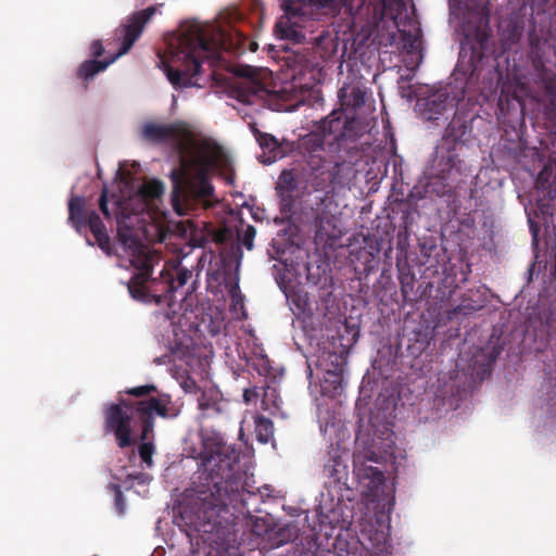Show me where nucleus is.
<instances>
[{"instance_id": "f257e3e1", "label": "nucleus", "mask_w": 556, "mask_h": 556, "mask_svg": "<svg viewBox=\"0 0 556 556\" xmlns=\"http://www.w3.org/2000/svg\"><path fill=\"white\" fill-rule=\"evenodd\" d=\"M142 136L151 142L170 144L178 154L179 166L170 174L174 184L172 205L177 215H186L192 200L205 206L211 204L213 188L210 179L214 173L232 181L231 160L226 151L187 123H147Z\"/></svg>"}, {"instance_id": "f03ea898", "label": "nucleus", "mask_w": 556, "mask_h": 556, "mask_svg": "<svg viewBox=\"0 0 556 556\" xmlns=\"http://www.w3.org/2000/svg\"><path fill=\"white\" fill-rule=\"evenodd\" d=\"M119 194L113 193L111 201L115 206L117 238L124 256L138 270L129 292L136 299H143L135 288L151 275L157 255L152 253L144 241L154 240L162 227L165 213L161 208L163 185L155 179L135 184L124 172H119L117 181Z\"/></svg>"}, {"instance_id": "7ed1b4c3", "label": "nucleus", "mask_w": 556, "mask_h": 556, "mask_svg": "<svg viewBox=\"0 0 556 556\" xmlns=\"http://www.w3.org/2000/svg\"><path fill=\"white\" fill-rule=\"evenodd\" d=\"M167 50L160 55V66L174 88L201 87V63L216 61L226 48V35L213 24L190 21L166 37Z\"/></svg>"}, {"instance_id": "20e7f679", "label": "nucleus", "mask_w": 556, "mask_h": 556, "mask_svg": "<svg viewBox=\"0 0 556 556\" xmlns=\"http://www.w3.org/2000/svg\"><path fill=\"white\" fill-rule=\"evenodd\" d=\"M382 15L395 22L404 17L406 0H381ZM285 14L276 22L275 36L280 40L301 42L304 39L303 28L307 21L325 15L337 14L342 7L352 10L349 0H285Z\"/></svg>"}, {"instance_id": "39448f33", "label": "nucleus", "mask_w": 556, "mask_h": 556, "mask_svg": "<svg viewBox=\"0 0 556 556\" xmlns=\"http://www.w3.org/2000/svg\"><path fill=\"white\" fill-rule=\"evenodd\" d=\"M177 414L178 409L165 394L138 402L136 407L125 403L114 404L105 409V430L115 435L119 447H126L134 442L131 433L137 422L142 424L141 440H144L153 427V416L174 417Z\"/></svg>"}, {"instance_id": "423d86ee", "label": "nucleus", "mask_w": 556, "mask_h": 556, "mask_svg": "<svg viewBox=\"0 0 556 556\" xmlns=\"http://www.w3.org/2000/svg\"><path fill=\"white\" fill-rule=\"evenodd\" d=\"M156 9L150 7L141 12L134 14L128 23L124 26L123 33V42L119 51L106 62H98V61H87L79 68V76L83 78H91L97 73L104 71L111 63H113L116 59L124 55L129 51L132 47L134 42L139 38L142 33L144 24L151 18V16L155 13Z\"/></svg>"}, {"instance_id": "0eeeda50", "label": "nucleus", "mask_w": 556, "mask_h": 556, "mask_svg": "<svg viewBox=\"0 0 556 556\" xmlns=\"http://www.w3.org/2000/svg\"><path fill=\"white\" fill-rule=\"evenodd\" d=\"M240 75L248 78L241 83V88L247 90V96L242 94V101L252 103L251 97H262L263 92H267V83L270 73L267 70H254L252 67H243L239 71Z\"/></svg>"}, {"instance_id": "6e6552de", "label": "nucleus", "mask_w": 556, "mask_h": 556, "mask_svg": "<svg viewBox=\"0 0 556 556\" xmlns=\"http://www.w3.org/2000/svg\"><path fill=\"white\" fill-rule=\"evenodd\" d=\"M355 473L359 483L374 495L379 493L380 488L384 483L382 472L376 467L367 465L356 466Z\"/></svg>"}, {"instance_id": "1a4fd4ad", "label": "nucleus", "mask_w": 556, "mask_h": 556, "mask_svg": "<svg viewBox=\"0 0 556 556\" xmlns=\"http://www.w3.org/2000/svg\"><path fill=\"white\" fill-rule=\"evenodd\" d=\"M257 141L264 149L263 155L260 156L262 163L271 164L283 156L277 140L273 136L267 134L260 135Z\"/></svg>"}, {"instance_id": "9d476101", "label": "nucleus", "mask_w": 556, "mask_h": 556, "mask_svg": "<svg viewBox=\"0 0 556 556\" xmlns=\"http://www.w3.org/2000/svg\"><path fill=\"white\" fill-rule=\"evenodd\" d=\"M319 366L326 371L321 382L323 393L330 396L338 394L342 388L341 368H327L323 363Z\"/></svg>"}, {"instance_id": "9b49d317", "label": "nucleus", "mask_w": 556, "mask_h": 556, "mask_svg": "<svg viewBox=\"0 0 556 556\" xmlns=\"http://www.w3.org/2000/svg\"><path fill=\"white\" fill-rule=\"evenodd\" d=\"M88 223L99 247L106 253H110V239L99 216L96 213H91Z\"/></svg>"}, {"instance_id": "f8f14e48", "label": "nucleus", "mask_w": 556, "mask_h": 556, "mask_svg": "<svg viewBox=\"0 0 556 556\" xmlns=\"http://www.w3.org/2000/svg\"><path fill=\"white\" fill-rule=\"evenodd\" d=\"M229 451V446L223 444L219 440H203V452L202 457L205 462L210 463L215 460V457L226 456Z\"/></svg>"}, {"instance_id": "ddd939ff", "label": "nucleus", "mask_w": 556, "mask_h": 556, "mask_svg": "<svg viewBox=\"0 0 556 556\" xmlns=\"http://www.w3.org/2000/svg\"><path fill=\"white\" fill-rule=\"evenodd\" d=\"M255 432L261 443H267L274 434V425L267 418H257L255 421Z\"/></svg>"}, {"instance_id": "4468645a", "label": "nucleus", "mask_w": 556, "mask_h": 556, "mask_svg": "<svg viewBox=\"0 0 556 556\" xmlns=\"http://www.w3.org/2000/svg\"><path fill=\"white\" fill-rule=\"evenodd\" d=\"M308 77L306 78V72H302L299 76L301 87L311 89L315 85L319 84L324 77L323 70L320 67H312L307 70Z\"/></svg>"}, {"instance_id": "2eb2a0df", "label": "nucleus", "mask_w": 556, "mask_h": 556, "mask_svg": "<svg viewBox=\"0 0 556 556\" xmlns=\"http://www.w3.org/2000/svg\"><path fill=\"white\" fill-rule=\"evenodd\" d=\"M294 188V175L291 170H283L277 181V190L282 198H289Z\"/></svg>"}, {"instance_id": "dca6fc26", "label": "nucleus", "mask_w": 556, "mask_h": 556, "mask_svg": "<svg viewBox=\"0 0 556 556\" xmlns=\"http://www.w3.org/2000/svg\"><path fill=\"white\" fill-rule=\"evenodd\" d=\"M204 241H212L215 243H224L232 237V232L228 227L216 229L214 227H206Z\"/></svg>"}, {"instance_id": "f3484780", "label": "nucleus", "mask_w": 556, "mask_h": 556, "mask_svg": "<svg viewBox=\"0 0 556 556\" xmlns=\"http://www.w3.org/2000/svg\"><path fill=\"white\" fill-rule=\"evenodd\" d=\"M84 208V199L80 197L72 198L70 201V220L74 223L77 230H80V217Z\"/></svg>"}, {"instance_id": "a211bd4d", "label": "nucleus", "mask_w": 556, "mask_h": 556, "mask_svg": "<svg viewBox=\"0 0 556 556\" xmlns=\"http://www.w3.org/2000/svg\"><path fill=\"white\" fill-rule=\"evenodd\" d=\"M154 448L151 443L143 442L139 447V454L142 459L148 466L152 465V455H153Z\"/></svg>"}, {"instance_id": "6ab92c4d", "label": "nucleus", "mask_w": 556, "mask_h": 556, "mask_svg": "<svg viewBox=\"0 0 556 556\" xmlns=\"http://www.w3.org/2000/svg\"><path fill=\"white\" fill-rule=\"evenodd\" d=\"M179 380L180 387L188 393H195L198 391V386L193 378L189 375L180 376L177 378Z\"/></svg>"}, {"instance_id": "aec40b11", "label": "nucleus", "mask_w": 556, "mask_h": 556, "mask_svg": "<svg viewBox=\"0 0 556 556\" xmlns=\"http://www.w3.org/2000/svg\"><path fill=\"white\" fill-rule=\"evenodd\" d=\"M255 229L252 226H248L243 232V236L240 238L242 244L248 249L252 250L253 248V240L255 238Z\"/></svg>"}, {"instance_id": "412c9836", "label": "nucleus", "mask_w": 556, "mask_h": 556, "mask_svg": "<svg viewBox=\"0 0 556 556\" xmlns=\"http://www.w3.org/2000/svg\"><path fill=\"white\" fill-rule=\"evenodd\" d=\"M154 388L151 386H142V387H137V388L129 390L128 393L132 394V395L140 396V395L149 393Z\"/></svg>"}, {"instance_id": "4be33fe9", "label": "nucleus", "mask_w": 556, "mask_h": 556, "mask_svg": "<svg viewBox=\"0 0 556 556\" xmlns=\"http://www.w3.org/2000/svg\"><path fill=\"white\" fill-rule=\"evenodd\" d=\"M114 489H115V494H116V496H115V505H116L118 511L122 514V513H124L122 492H121L119 488L116 486V485L114 486Z\"/></svg>"}, {"instance_id": "5701e85b", "label": "nucleus", "mask_w": 556, "mask_h": 556, "mask_svg": "<svg viewBox=\"0 0 556 556\" xmlns=\"http://www.w3.org/2000/svg\"><path fill=\"white\" fill-rule=\"evenodd\" d=\"M108 202V192L104 189L100 199V208L104 215H109Z\"/></svg>"}, {"instance_id": "b1692460", "label": "nucleus", "mask_w": 556, "mask_h": 556, "mask_svg": "<svg viewBox=\"0 0 556 556\" xmlns=\"http://www.w3.org/2000/svg\"><path fill=\"white\" fill-rule=\"evenodd\" d=\"M103 51L102 43L100 41H94L91 45V52L94 56H99Z\"/></svg>"}, {"instance_id": "393cba45", "label": "nucleus", "mask_w": 556, "mask_h": 556, "mask_svg": "<svg viewBox=\"0 0 556 556\" xmlns=\"http://www.w3.org/2000/svg\"><path fill=\"white\" fill-rule=\"evenodd\" d=\"M529 222H530V229H531V232L533 235V240L536 241L538 227L532 223L531 219H529Z\"/></svg>"}, {"instance_id": "a878e982", "label": "nucleus", "mask_w": 556, "mask_h": 556, "mask_svg": "<svg viewBox=\"0 0 556 556\" xmlns=\"http://www.w3.org/2000/svg\"><path fill=\"white\" fill-rule=\"evenodd\" d=\"M199 404L202 408H206L211 405L210 402L204 400V395L199 399Z\"/></svg>"}, {"instance_id": "bb28decb", "label": "nucleus", "mask_w": 556, "mask_h": 556, "mask_svg": "<svg viewBox=\"0 0 556 556\" xmlns=\"http://www.w3.org/2000/svg\"><path fill=\"white\" fill-rule=\"evenodd\" d=\"M243 396H244V400H245L247 402H248V401H250V397H249V391H248V390H245V391H244Z\"/></svg>"}, {"instance_id": "cd10ccee", "label": "nucleus", "mask_w": 556, "mask_h": 556, "mask_svg": "<svg viewBox=\"0 0 556 556\" xmlns=\"http://www.w3.org/2000/svg\"><path fill=\"white\" fill-rule=\"evenodd\" d=\"M217 458H218V463H222V462H223L222 456H220V457H217ZM218 465H219V467H223V464H218Z\"/></svg>"}]
</instances>
